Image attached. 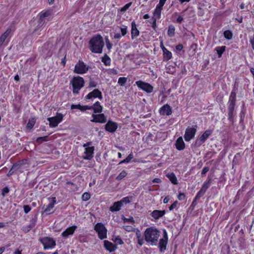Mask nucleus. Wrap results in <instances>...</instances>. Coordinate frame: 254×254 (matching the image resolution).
<instances>
[{"label":"nucleus","instance_id":"48","mask_svg":"<svg viewBox=\"0 0 254 254\" xmlns=\"http://www.w3.org/2000/svg\"><path fill=\"white\" fill-rule=\"evenodd\" d=\"M9 191V190L7 187H5L2 190L1 195L3 196H4L5 194L8 193Z\"/></svg>","mask_w":254,"mask_h":254},{"label":"nucleus","instance_id":"17","mask_svg":"<svg viewBox=\"0 0 254 254\" xmlns=\"http://www.w3.org/2000/svg\"><path fill=\"white\" fill-rule=\"evenodd\" d=\"M51 14V11L50 10H47L45 11H42L39 14V20L38 22L39 24L43 25L45 22V18L48 17Z\"/></svg>","mask_w":254,"mask_h":254},{"label":"nucleus","instance_id":"11","mask_svg":"<svg viewBox=\"0 0 254 254\" xmlns=\"http://www.w3.org/2000/svg\"><path fill=\"white\" fill-rule=\"evenodd\" d=\"M52 45L51 43L48 42L45 43L42 48L43 56L46 58L51 57L52 55Z\"/></svg>","mask_w":254,"mask_h":254},{"label":"nucleus","instance_id":"21","mask_svg":"<svg viewBox=\"0 0 254 254\" xmlns=\"http://www.w3.org/2000/svg\"><path fill=\"white\" fill-rule=\"evenodd\" d=\"M104 246L105 249L110 253L114 252L118 248L116 245L107 240L104 241Z\"/></svg>","mask_w":254,"mask_h":254},{"label":"nucleus","instance_id":"40","mask_svg":"<svg viewBox=\"0 0 254 254\" xmlns=\"http://www.w3.org/2000/svg\"><path fill=\"white\" fill-rule=\"evenodd\" d=\"M112 241L117 244L123 245L124 244V242L119 236L115 237L114 238H113Z\"/></svg>","mask_w":254,"mask_h":254},{"label":"nucleus","instance_id":"13","mask_svg":"<svg viewBox=\"0 0 254 254\" xmlns=\"http://www.w3.org/2000/svg\"><path fill=\"white\" fill-rule=\"evenodd\" d=\"M93 98H98L100 99H102V92L98 89H95L92 92L88 93L85 97L86 99H90Z\"/></svg>","mask_w":254,"mask_h":254},{"label":"nucleus","instance_id":"60","mask_svg":"<svg viewBox=\"0 0 254 254\" xmlns=\"http://www.w3.org/2000/svg\"><path fill=\"white\" fill-rule=\"evenodd\" d=\"M183 48V46L182 44H179L176 46V50L178 51H181Z\"/></svg>","mask_w":254,"mask_h":254},{"label":"nucleus","instance_id":"12","mask_svg":"<svg viewBox=\"0 0 254 254\" xmlns=\"http://www.w3.org/2000/svg\"><path fill=\"white\" fill-rule=\"evenodd\" d=\"M92 116L93 117V119L90 120L91 122L105 123L107 121L106 118L103 114H99L96 115L92 114Z\"/></svg>","mask_w":254,"mask_h":254},{"label":"nucleus","instance_id":"9","mask_svg":"<svg viewBox=\"0 0 254 254\" xmlns=\"http://www.w3.org/2000/svg\"><path fill=\"white\" fill-rule=\"evenodd\" d=\"M135 84L138 88L147 93H150L153 90V87L148 83L138 80L135 82Z\"/></svg>","mask_w":254,"mask_h":254},{"label":"nucleus","instance_id":"23","mask_svg":"<svg viewBox=\"0 0 254 254\" xmlns=\"http://www.w3.org/2000/svg\"><path fill=\"white\" fill-rule=\"evenodd\" d=\"M185 148V143L182 137H179L176 140V148L178 150H182Z\"/></svg>","mask_w":254,"mask_h":254},{"label":"nucleus","instance_id":"62","mask_svg":"<svg viewBox=\"0 0 254 254\" xmlns=\"http://www.w3.org/2000/svg\"><path fill=\"white\" fill-rule=\"evenodd\" d=\"M143 243L144 241L142 238L137 239V243L138 245H139V246H141L143 244Z\"/></svg>","mask_w":254,"mask_h":254},{"label":"nucleus","instance_id":"58","mask_svg":"<svg viewBox=\"0 0 254 254\" xmlns=\"http://www.w3.org/2000/svg\"><path fill=\"white\" fill-rule=\"evenodd\" d=\"M127 33H122V34L121 35L120 33H117L114 35V38L115 39H119L122 36H125Z\"/></svg>","mask_w":254,"mask_h":254},{"label":"nucleus","instance_id":"64","mask_svg":"<svg viewBox=\"0 0 254 254\" xmlns=\"http://www.w3.org/2000/svg\"><path fill=\"white\" fill-rule=\"evenodd\" d=\"M235 20L239 23H241L243 22V17L242 16H238V17L235 18Z\"/></svg>","mask_w":254,"mask_h":254},{"label":"nucleus","instance_id":"37","mask_svg":"<svg viewBox=\"0 0 254 254\" xmlns=\"http://www.w3.org/2000/svg\"><path fill=\"white\" fill-rule=\"evenodd\" d=\"M132 198V196H127V197H124L120 201L121 202V203L122 204V205H123L124 203H130L131 201Z\"/></svg>","mask_w":254,"mask_h":254},{"label":"nucleus","instance_id":"34","mask_svg":"<svg viewBox=\"0 0 254 254\" xmlns=\"http://www.w3.org/2000/svg\"><path fill=\"white\" fill-rule=\"evenodd\" d=\"M204 7V4L199 3L198 6L197 14L198 16H202L204 14L203 7Z\"/></svg>","mask_w":254,"mask_h":254},{"label":"nucleus","instance_id":"55","mask_svg":"<svg viewBox=\"0 0 254 254\" xmlns=\"http://www.w3.org/2000/svg\"><path fill=\"white\" fill-rule=\"evenodd\" d=\"M166 0H160L159 3L156 6H159V7L162 8L164 5Z\"/></svg>","mask_w":254,"mask_h":254},{"label":"nucleus","instance_id":"42","mask_svg":"<svg viewBox=\"0 0 254 254\" xmlns=\"http://www.w3.org/2000/svg\"><path fill=\"white\" fill-rule=\"evenodd\" d=\"M205 191L200 189L196 194L195 197V199H199L201 197L203 196L205 193Z\"/></svg>","mask_w":254,"mask_h":254},{"label":"nucleus","instance_id":"41","mask_svg":"<svg viewBox=\"0 0 254 254\" xmlns=\"http://www.w3.org/2000/svg\"><path fill=\"white\" fill-rule=\"evenodd\" d=\"M127 80V78L126 77H121L119 78L118 83L121 86H124L126 83Z\"/></svg>","mask_w":254,"mask_h":254},{"label":"nucleus","instance_id":"43","mask_svg":"<svg viewBox=\"0 0 254 254\" xmlns=\"http://www.w3.org/2000/svg\"><path fill=\"white\" fill-rule=\"evenodd\" d=\"M90 198V194L88 192H84L82 196V198L83 201H87Z\"/></svg>","mask_w":254,"mask_h":254},{"label":"nucleus","instance_id":"24","mask_svg":"<svg viewBox=\"0 0 254 254\" xmlns=\"http://www.w3.org/2000/svg\"><path fill=\"white\" fill-rule=\"evenodd\" d=\"M56 202V197L52 198V201L50 202L44 210V212L46 213V214H50L53 212L51 211L54 207V205Z\"/></svg>","mask_w":254,"mask_h":254},{"label":"nucleus","instance_id":"25","mask_svg":"<svg viewBox=\"0 0 254 254\" xmlns=\"http://www.w3.org/2000/svg\"><path fill=\"white\" fill-rule=\"evenodd\" d=\"M165 214V210H155L152 211L151 215L152 217L155 219H158L159 218L162 217Z\"/></svg>","mask_w":254,"mask_h":254},{"label":"nucleus","instance_id":"1","mask_svg":"<svg viewBox=\"0 0 254 254\" xmlns=\"http://www.w3.org/2000/svg\"><path fill=\"white\" fill-rule=\"evenodd\" d=\"M104 46L103 38L100 35L93 37L89 42V48L92 53H101Z\"/></svg>","mask_w":254,"mask_h":254},{"label":"nucleus","instance_id":"19","mask_svg":"<svg viewBox=\"0 0 254 254\" xmlns=\"http://www.w3.org/2000/svg\"><path fill=\"white\" fill-rule=\"evenodd\" d=\"M159 113L161 115L169 116L172 113V108L168 104L164 105L160 109Z\"/></svg>","mask_w":254,"mask_h":254},{"label":"nucleus","instance_id":"4","mask_svg":"<svg viewBox=\"0 0 254 254\" xmlns=\"http://www.w3.org/2000/svg\"><path fill=\"white\" fill-rule=\"evenodd\" d=\"M236 98L229 96L228 103V120L232 124L234 123V112L236 106Z\"/></svg>","mask_w":254,"mask_h":254},{"label":"nucleus","instance_id":"6","mask_svg":"<svg viewBox=\"0 0 254 254\" xmlns=\"http://www.w3.org/2000/svg\"><path fill=\"white\" fill-rule=\"evenodd\" d=\"M94 230L98 233V237L101 240L107 238V230L102 223H97L94 226Z\"/></svg>","mask_w":254,"mask_h":254},{"label":"nucleus","instance_id":"14","mask_svg":"<svg viewBox=\"0 0 254 254\" xmlns=\"http://www.w3.org/2000/svg\"><path fill=\"white\" fill-rule=\"evenodd\" d=\"M212 131L210 129L206 130L197 139L196 143L199 141L200 144L204 143L208 137L212 134Z\"/></svg>","mask_w":254,"mask_h":254},{"label":"nucleus","instance_id":"16","mask_svg":"<svg viewBox=\"0 0 254 254\" xmlns=\"http://www.w3.org/2000/svg\"><path fill=\"white\" fill-rule=\"evenodd\" d=\"M77 227L75 225H73L71 227L67 228L63 233L62 236L64 238H67L69 235L73 234L75 230L77 229Z\"/></svg>","mask_w":254,"mask_h":254},{"label":"nucleus","instance_id":"31","mask_svg":"<svg viewBox=\"0 0 254 254\" xmlns=\"http://www.w3.org/2000/svg\"><path fill=\"white\" fill-rule=\"evenodd\" d=\"M162 9V8L159 6L156 7L153 13V18L155 21L160 18Z\"/></svg>","mask_w":254,"mask_h":254},{"label":"nucleus","instance_id":"22","mask_svg":"<svg viewBox=\"0 0 254 254\" xmlns=\"http://www.w3.org/2000/svg\"><path fill=\"white\" fill-rule=\"evenodd\" d=\"M164 238L160 239L158 244L159 247L160 248V251L162 252L163 250L166 249L167 241V233L165 230H164Z\"/></svg>","mask_w":254,"mask_h":254},{"label":"nucleus","instance_id":"57","mask_svg":"<svg viewBox=\"0 0 254 254\" xmlns=\"http://www.w3.org/2000/svg\"><path fill=\"white\" fill-rule=\"evenodd\" d=\"M164 56L165 58H166L168 59H170L172 57V54L170 52L167 51V52H164Z\"/></svg>","mask_w":254,"mask_h":254},{"label":"nucleus","instance_id":"18","mask_svg":"<svg viewBox=\"0 0 254 254\" xmlns=\"http://www.w3.org/2000/svg\"><path fill=\"white\" fill-rule=\"evenodd\" d=\"M94 150V146H88L85 148L84 154L86 155L85 156L83 157V158L85 160H90L93 157V153Z\"/></svg>","mask_w":254,"mask_h":254},{"label":"nucleus","instance_id":"38","mask_svg":"<svg viewBox=\"0 0 254 254\" xmlns=\"http://www.w3.org/2000/svg\"><path fill=\"white\" fill-rule=\"evenodd\" d=\"M8 36V33H3V34L0 37V46L2 45Z\"/></svg>","mask_w":254,"mask_h":254},{"label":"nucleus","instance_id":"44","mask_svg":"<svg viewBox=\"0 0 254 254\" xmlns=\"http://www.w3.org/2000/svg\"><path fill=\"white\" fill-rule=\"evenodd\" d=\"M46 138H47V136L38 137L36 139V141L38 143H39V144L43 142L47 141Z\"/></svg>","mask_w":254,"mask_h":254},{"label":"nucleus","instance_id":"53","mask_svg":"<svg viewBox=\"0 0 254 254\" xmlns=\"http://www.w3.org/2000/svg\"><path fill=\"white\" fill-rule=\"evenodd\" d=\"M130 5H131V3H128L126 4L124 7H123L121 8V11L122 12H124V11H126L129 7V6Z\"/></svg>","mask_w":254,"mask_h":254},{"label":"nucleus","instance_id":"36","mask_svg":"<svg viewBox=\"0 0 254 254\" xmlns=\"http://www.w3.org/2000/svg\"><path fill=\"white\" fill-rule=\"evenodd\" d=\"M35 122L36 120L34 118H31L29 119L26 126V127L29 129H31L34 127Z\"/></svg>","mask_w":254,"mask_h":254},{"label":"nucleus","instance_id":"29","mask_svg":"<svg viewBox=\"0 0 254 254\" xmlns=\"http://www.w3.org/2000/svg\"><path fill=\"white\" fill-rule=\"evenodd\" d=\"M211 183V178L208 177L207 180L204 182L200 189L206 191L209 188Z\"/></svg>","mask_w":254,"mask_h":254},{"label":"nucleus","instance_id":"50","mask_svg":"<svg viewBox=\"0 0 254 254\" xmlns=\"http://www.w3.org/2000/svg\"><path fill=\"white\" fill-rule=\"evenodd\" d=\"M97 86V83L92 80L91 79H90L89 82V87L92 88V87H95Z\"/></svg>","mask_w":254,"mask_h":254},{"label":"nucleus","instance_id":"47","mask_svg":"<svg viewBox=\"0 0 254 254\" xmlns=\"http://www.w3.org/2000/svg\"><path fill=\"white\" fill-rule=\"evenodd\" d=\"M33 228V227H32L30 224H29L26 226L23 227L22 230L23 231H24L25 233H27L29 232L30 230Z\"/></svg>","mask_w":254,"mask_h":254},{"label":"nucleus","instance_id":"20","mask_svg":"<svg viewBox=\"0 0 254 254\" xmlns=\"http://www.w3.org/2000/svg\"><path fill=\"white\" fill-rule=\"evenodd\" d=\"M87 110H93L94 113H101L103 108L99 101H97L92 106H88Z\"/></svg>","mask_w":254,"mask_h":254},{"label":"nucleus","instance_id":"30","mask_svg":"<svg viewBox=\"0 0 254 254\" xmlns=\"http://www.w3.org/2000/svg\"><path fill=\"white\" fill-rule=\"evenodd\" d=\"M88 108V106L85 105V106H81L80 104L78 105H74L72 104L71 105V109H78L80 110L82 112H84L87 110Z\"/></svg>","mask_w":254,"mask_h":254},{"label":"nucleus","instance_id":"3","mask_svg":"<svg viewBox=\"0 0 254 254\" xmlns=\"http://www.w3.org/2000/svg\"><path fill=\"white\" fill-rule=\"evenodd\" d=\"M70 84L72 86V91L74 94H78L79 91L84 86V80L80 76H74L70 81Z\"/></svg>","mask_w":254,"mask_h":254},{"label":"nucleus","instance_id":"33","mask_svg":"<svg viewBox=\"0 0 254 254\" xmlns=\"http://www.w3.org/2000/svg\"><path fill=\"white\" fill-rule=\"evenodd\" d=\"M102 62L106 65H110L111 64V59L107 55H105L102 59Z\"/></svg>","mask_w":254,"mask_h":254},{"label":"nucleus","instance_id":"5","mask_svg":"<svg viewBox=\"0 0 254 254\" xmlns=\"http://www.w3.org/2000/svg\"><path fill=\"white\" fill-rule=\"evenodd\" d=\"M197 128L196 125H193L191 127H188L185 132L184 138L186 141H190L191 139L194 138Z\"/></svg>","mask_w":254,"mask_h":254},{"label":"nucleus","instance_id":"59","mask_svg":"<svg viewBox=\"0 0 254 254\" xmlns=\"http://www.w3.org/2000/svg\"><path fill=\"white\" fill-rule=\"evenodd\" d=\"M135 30L136 32H139L138 30H137L136 27V25L134 22L131 23V32H133V30Z\"/></svg>","mask_w":254,"mask_h":254},{"label":"nucleus","instance_id":"27","mask_svg":"<svg viewBox=\"0 0 254 254\" xmlns=\"http://www.w3.org/2000/svg\"><path fill=\"white\" fill-rule=\"evenodd\" d=\"M226 48L225 46H217L215 48V51L216 52L219 58L222 57V54L226 50Z\"/></svg>","mask_w":254,"mask_h":254},{"label":"nucleus","instance_id":"51","mask_svg":"<svg viewBox=\"0 0 254 254\" xmlns=\"http://www.w3.org/2000/svg\"><path fill=\"white\" fill-rule=\"evenodd\" d=\"M24 211L25 213H28L31 209V207L28 205L23 206Z\"/></svg>","mask_w":254,"mask_h":254},{"label":"nucleus","instance_id":"61","mask_svg":"<svg viewBox=\"0 0 254 254\" xmlns=\"http://www.w3.org/2000/svg\"><path fill=\"white\" fill-rule=\"evenodd\" d=\"M230 96L236 98V89H233V90H232V91H231V92L230 93Z\"/></svg>","mask_w":254,"mask_h":254},{"label":"nucleus","instance_id":"46","mask_svg":"<svg viewBox=\"0 0 254 254\" xmlns=\"http://www.w3.org/2000/svg\"><path fill=\"white\" fill-rule=\"evenodd\" d=\"M225 38L227 40H230L233 37V33H223Z\"/></svg>","mask_w":254,"mask_h":254},{"label":"nucleus","instance_id":"15","mask_svg":"<svg viewBox=\"0 0 254 254\" xmlns=\"http://www.w3.org/2000/svg\"><path fill=\"white\" fill-rule=\"evenodd\" d=\"M118 127V124L116 123L109 121L105 125V129L110 132H114Z\"/></svg>","mask_w":254,"mask_h":254},{"label":"nucleus","instance_id":"35","mask_svg":"<svg viewBox=\"0 0 254 254\" xmlns=\"http://www.w3.org/2000/svg\"><path fill=\"white\" fill-rule=\"evenodd\" d=\"M133 155L132 153H130L128 156L124 160L121 161L119 164H122L123 163H129L130 160L133 158Z\"/></svg>","mask_w":254,"mask_h":254},{"label":"nucleus","instance_id":"49","mask_svg":"<svg viewBox=\"0 0 254 254\" xmlns=\"http://www.w3.org/2000/svg\"><path fill=\"white\" fill-rule=\"evenodd\" d=\"M36 220H37V218L36 216H35L34 218H32L31 220H30V225L32 227H34L35 225H36Z\"/></svg>","mask_w":254,"mask_h":254},{"label":"nucleus","instance_id":"56","mask_svg":"<svg viewBox=\"0 0 254 254\" xmlns=\"http://www.w3.org/2000/svg\"><path fill=\"white\" fill-rule=\"evenodd\" d=\"M209 170V168L208 167H204L201 171V175L203 176L205 175Z\"/></svg>","mask_w":254,"mask_h":254},{"label":"nucleus","instance_id":"8","mask_svg":"<svg viewBox=\"0 0 254 254\" xmlns=\"http://www.w3.org/2000/svg\"><path fill=\"white\" fill-rule=\"evenodd\" d=\"M88 69L89 66L86 65L83 62L79 61L75 65L74 72L78 74H84L88 71Z\"/></svg>","mask_w":254,"mask_h":254},{"label":"nucleus","instance_id":"7","mask_svg":"<svg viewBox=\"0 0 254 254\" xmlns=\"http://www.w3.org/2000/svg\"><path fill=\"white\" fill-rule=\"evenodd\" d=\"M64 115L59 113H57L56 116L53 117L48 118L47 120L49 122L50 127H55L58 126L63 119Z\"/></svg>","mask_w":254,"mask_h":254},{"label":"nucleus","instance_id":"52","mask_svg":"<svg viewBox=\"0 0 254 254\" xmlns=\"http://www.w3.org/2000/svg\"><path fill=\"white\" fill-rule=\"evenodd\" d=\"M245 112L243 111H241V113L240 114V123L243 122L244 119L245 118Z\"/></svg>","mask_w":254,"mask_h":254},{"label":"nucleus","instance_id":"26","mask_svg":"<svg viewBox=\"0 0 254 254\" xmlns=\"http://www.w3.org/2000/svg\"><path fill=\"white\" fill-rule=\"evenodd\" d=\"M122 206L121 202L118 201L114 202L113 205L110 207L109 210L112 212L118 211L121 209Z\"/></svg>","mask_w":254,"mask_h":254},{"label":"nucleus","instance_id":"28","mask_svg":"<svg viewBox=\"0 0 254 254\" xmlns=\"http://www.w3.org/2000/svg\"><path fill=\"white\" fill-rule=\"evenodd\" d=\"M26 160H20L15 163H14L12 166V169H14V170L16 171L20 169L21 167L25 164Z\"/></svg>","mask_w":254,"mask_h":254},{"label":"nucleus","instance_id":"54","mask_svg":"<svg viewBox=\"0 0 254 254\" xmlns=\"http://www.w3.org/2000/svg\"><path fill=\"white\" fill-rule=\"evenodd\" d=\"M178 198L180 200H184L186 198V195L184 193H180L178 195Z\"/></svg>","mask_w":254,"mask_h":254},{"label":"nucleus","instance_id":"32","mask_svg":"<svg viewBox=\"0 0 254 254\" xmlns=\"http://www.w3.org/2000/svg\"><path fill=\"white\" fill-rule=\"evenodd\" d=\"M166 72L168 73L173 74L175 73V66L168 63L166 66Z\"/></svg>","mask_w":254,"mask_h":254},{"label":"nucleus","instance_id":"63","mask_svg":"<svg viewBox=\"0 0 254 254\" xmlns=\"http://www.w3.org/2000/svg\"><path fill=\"white\" fill-rule=\"evenodd\" d=\"M124 229L127 231H128V232H130L132 230V227L130 226H125L124 227Z\"/></svg>","mask_w":254,"mask_h":254},{"label":"nucleus","instance_id":"45","mask_svg":"<svg viewBox=\"0 0 254 254\" xmlns=\"http://www.w3.org/2000/svg\"><path fill=\"white\" fill-rule=\"evenodd\" d=\"M167 177L169 179L172 184H175V174L174 173H172L170 175L168 174L167 175Z\"/></svg>","mask_w":254,"mask_h":254},{"label":"nucleus","instance_id":"2","mask_svg":"<svg viewBox=\"0 0 254 254\" xmlns=\"http://www.w3.org/2000/svg\"><path fill=\"white\" fill-rule=\"evenodd\" d=\"M159 237L160 232L153 227L147 228L144 232L145 240L151 245L157 244Z\"/></svg>","mask_w":254,"mask_h":254},{"label":"nucleus","instance_id":"10","mask_svg":"<svg viewBox=\"0 0 254 254\" xmlns=\"http://www.w3.org/2000/svg\"><path fill=\"white\" fill-rule=\"evenodd\" d=\"M40 242L44 245V249L52 248L56 246V242L53 239L45 237L40 239Z\"/></svg>","mask_w":254,"mask_h":254},{"label":"nucleus","instance_id":"39","mask_svg":"<svg viewBox=\"0 0 254 254\" xmlns=\"http://www.w3.org/2000/svg\"><path fill=\"white\" fill-rule=\"evenodd\" d=\"M127 175V172L125 171H122L120 174L116 177V180L120 181L124 178Z\"/></svg>","mask_w":254,"mask_h":254}]
</instances>
